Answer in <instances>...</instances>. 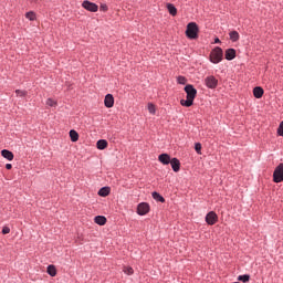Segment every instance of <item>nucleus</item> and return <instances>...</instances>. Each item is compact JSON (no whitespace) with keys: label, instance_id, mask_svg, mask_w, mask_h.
Returning <instances> with one entry per match:
<instances>
[{"label":"nucleus","instance_id":"nucleus-2","mask_svg":"<svg viewBox=\"0 0 283 283\" xmlns=\"http://www.w3.org/2000/svg\"><path fill=\"white\" fill-rule=\"evenodd\" d=\"M198 24L196 22H190L187 24V29H186V36L188 39H196L198 36Z\"/></svg>","mask_w":283,"mask_h":283},{"label":"nucleus","instance_id":"nucleus-16","mask_svg":"<svg viewBox=\"0 0 283 283\" xmlns=\"http://www.w3.org/2000/svg\"><path fill=\"white\" fill-rule=\"evenodd\" d=\"M167 10L171 17H176V14H178V9H176V7L171 3L167 4Z\"/></svg>","mask_w":283,"mask_h":283},{"label":"nucleus","instance_id":"nucleus-1","mask_svg":"<svg viewBox=\"0 0 283 283\" xmlns=\"http://www.w3.org/2000/svg\"><path fill=\"white\" fill-rule=\"evenodd\" d=\"M185 92L187 94V99H181L180 105H182V107H191V105H193V101L196 99L198 91L193 87V85L188 84L185 86Z\"/></svg>","mask_w":283,"mask_h":283},{"label":"nucleus","instance_id":"nucleus-17","mask_svg":"<svg viewBox=\"0 0 283 283\" xmlns=\"http://www.w3.org/2000/svg\"><path fill=\"white\" fill-rule=\"evenodd\" d=\"M96 147H97V149H101V150L107 149V140H105V139L97 140Z\"/></svg>","mask_w":283,"mask_h":283},{"label":"nucleus","instance_id":"nucleus-31","mask_svg":"<svg viewBox=\"0 0 283 283\" xmlns=\"http://www.w3.org/2000/svg\"><path fill=\"white\" fill-rule=\"evenodd\" d=\"M279 136H283V122H281L279 128H277Z\"/></svg>","mask_w":283,"mask_h":283},{"label":"nucleus","instance_id":"nucleus-7","mask_svg":"<svg viewBox=\"0 0 283 283\" xmlns=\"http://www.w3.org/2000/svg\"><path fill=\"white\" fill-rule=\"evenodd\" d=\"M137 213L138 216H147L149 213V203L142 202L137 206Z\"/></svg>","mask_w":283,"mask_h":283},{"label":"nucleus","instance_id":"nucleus-14","mask_svg":"<svg viewBox=\"0 0 283 283\" xmlns=\"http://www.w3.org/2000/svg\"><path fill=\"white\" fill-rule=\"evenodd\" d=\"M253 95L255 98H262V96H264V88L260 86L254 87Z\"/></svg>","mask_w":283,"mask_h":283},{"label":"nucleus","instance_id":"nucleus-35","mask_svg":"<svg viewBox=\"0 0 283 283\" xmlns=\"http://www.w3.org/2000/svg\"><path fill=\"white\" fill-rule=\"evenodd\" d=\"M214 43H220V39L217 38V39L214 40Z\"/></svg>","mask_w":283,"mask_h":283},{"label":"nucleus","instance_id":"nucleus-22","mask_svg":"<svg viewBox=\"0 0 283 283\" xmlns=\"http://www.w3.org/2000/svg\"><path fill=\"white\" fill-rule=\"evenodd\" d=\"M25 19H29V21H36V13L29 11L25 13Z\"/></svg>","mask_w":283,"mask_h":283},{"label":"nucleus","instance_id":"nucleus-21","mask_svg":"<svg viewBox=\"0 0 283 283\" xmlns=\"http://www.w3.org/2000/svg\"><path fill=\"white\" fill-rule=\"evenodd\" d=\"M230 40L235 43V41L240 40V33L238 31H231L230 32Z\"/></svg>","mask_w":283,"mask_h":283},{"label":"nucleus","instance_id":"nucleus-12","mask_svg":"<svg viewBox=\"0 0 283 283\" xmlns=\"http://www.w3.org/2000/svg\"><path fill=\"white\" fill-rule=\"evenodd\" d=\"M2 158H6L7 160H14V154L8 149L1 150Z\"/></svg>","mask_w":283,"mask_h":283},{"label":"nucleus","instance_id":"nucleus-15","mask_svg":"<svg viewBox=\"0 0 283 283\" xmlns=\"http://www.w3.org/2000/svg\"><path fill=\"white\" fill-rule=\"evenodd\" d=\"M226 59L227 61H233L235 59V49H228L226 51Z\"/></svg>","mask_w":283,"mask_h":283},{"label":"nucleus","instance_id":"nucleus-5","mask_svg":"<svg viewBox=\"0 0 283 283\" xmlns=\"http://www.w3.org/2000/svg\"><path fill=\"white\" fill-rule=\"evenodd\" d=\"M205 84L209 90H216L218 87V78L216 76H208L205 78Z\"/></svg>","mask_w":283,"mask_h":283},{"label":"nucleus","instance_id":"nucleus-25","mask_svg":"<svg viewBox=\"0 0 283 283\" xmlns=\"http://www.w3.org/2000/svg\"><path fill=\"white\" fill-rule=\"evenodd\" d=\"M148 112L149 114H156V105H154L153 103L148 104Z\"/></svg>","mask_w":283,"mask_h":283},{"label":"nucleus","instance_id":"nucleus-6","mask_svg":"<svg viewBox=\"0 0 283 283\" xmlns=\"http://www.w3.org/2000/svg\"><path fill=\"white\" fill-rule=\"evenodd\" d=\"M82 8L88 10V12H98V6L87 0L83 1Z\"/></svg>","mask_w":283,"mask_h":283},{"label":"nucleus","instance_id":"nucleus-10","mask_svg":"<svg viewBox=\"0 0 283 283\" xmlns=\"http://www.w3.org/2000/svg\"><path fill=\"white\" fill-rule=\"evenodd\" d=\"M158 160L161 165H169V163H171V156L168 154H161L159 155Z\"/></svg>","mask_w":283,"mask_h":283},{"label":"nucleus","instance_id":"nucleus-19","mask_svg":"<svg viewBox=\"0 0 283 283\" xmlns=\"http://www.w3.org/2000/svg\"><path fill=\"white\" fill-rule=\"evenodd\" d=\"M46 273L51 275V277H56V266L49 265L46 269Z\"/></svg>","mask_w":283,"mask_h":283},{"label":"nucleus","instance_id":"nucleus-27","mask_svg":"<svg viewBox=\"0 0 283 283\" xmlns=\"http://www.w3.org/2000/svg\"><path fill=\"white\" fill-rule=\"evenodd\" d=\"M46 105H49V107H56V101H54L52 98H48Z\"/></svg>","mask_w":283,"mask_h":283},{"label":"nucleus","instance_id":"nucleus-26","mask_svg":"<svg viewBox=\"0 0 283 283\" xmlns=\"http://www.w3.org/2000/svg\"><path fill=\"white\" fill-rule=\"evenodd\" d=\"M15 94H17V96H20L21 98H23L24 96H28V92L21 91V90H17Z\"/></svg>","mask_w":283,"mask_h":283},{"label":"nucleus","instance_id":"nucleus-34","mask_svg":"<svg viewBox=\"0 0 283 283\" xmlns=\"http://www.w3.org/2000/svg\"><path fill=\"white\" fill-rule=\"evenodd\" d=\"M6 169H12V164H7Z\"/></svg>","mask_w":283,"mask_h":283},{"label":"nucleus","instance_id":"nucleus-13","mask_svg":"<svg viewBox=\"0 0 283 283\" xmlns=\"http://www.w3.org/2000/svg\"><path fill=\"white\" fill-rule=\"evenodd\" d=\"M94 222L95 224H99V227H105V224H107V218L103 216H97L94 218Z\"/></svg>","mask_w":283,"mask_h":283},{"label":"nucleus","instance_id":"nucleus-18","mask_svg":"<svg viewBox=\"0 0 283 283\" xmlns=\"http://www.w3.org/2000/svg\"><path fill=\"white\" fill-rule=\"evenodd\" d=\"M109 191H111L109 187H103L99 189L98 196H101L102 198H107V195L109 193Z\"/></svg>","mask_w":283,"mask_h":283},{"label":"nucleus","instance_id":"nucleus-28","mask_svg":"<svg viewBox=\"0 0 283 283\" xmlns=\"http://www.w3.org/2000/svg\"><path fill=\"white\" fill-rule=\"evenodd\" d=\"M124 273H126V275H134V269L133 268H124Z\"/></svg>","mask_w":283,"mask_h":283},{"label":"nucleus","instance_id":"nucleus-29","mask_svg":"<svg viewBox=\"0 0 283 283\" xmlns=\"http://www.w3.org/2000/svg\"><path fill=\"white\" fill-rule=\"evenodd\" d=\"M179 85H185L187 83V78L185 76H179L177 78Z\"/></svg>","mask_w":283,"mask_h":283},{"label":"nucleus","instance_id":"nucleus-32","mask_svg":"<svg viewBox=\"0 0 283 283\" xmlns=\"http://www.w3.org/2000/svg\"><path fill=\"white\" fill-rule=\"evenodd\" d=\"M2 233H3V235H8V233H10V228L3 227Z\"/></svg>","mask_w":283,"mask_h":283},{"label":"nucleus","instance_id":"nucleus-9","mask_svg":"<svg viewBox=\"0 0 283 283\" xmlns=\"http://www.w3.org/2000/svg\"><path fill=\"white\" fill-rule=\"evenodd\" d=\"M104 105L105 107H114V95L107 94L104 98Z\"/></svg>","mask_w":283,"mask_h":283},{"label":"nucleus","instance_id":"nucleus-30","mask_svg":"<svg viewBox=\"0 0 283 283\" xmlns=\"http://www.w3.org/2000/svg\"><path fill=\"white\" fill-rule=\"evenodd\" d=\"M195 149H196L197 154H201L200 151H202V145L200 143H197L195 145Z\"/></svg>","mask_w":283,"mask_h":283},{"label":"nucleus","instance_id":"nucleus-24","mask_svg":"<svg viewBox=\"0 0 283 283\" xmlns=\"http://www.w3.org/2000/svg\"><path fill=\"white\" fill-rule=\"evenodd\" d=\"M249 280H251V275H249V274H244V275H239L238 276V281L239 282L247 283V282H249Z\"/></svg>","mask_w":283,"mask_h":283},{"label":"nucleus","instance_id":"nucleus-20","mask_svg":"<svg viewBox=\"0 0 283 283\" xmlns=\"http://www.w3.org/2000/svg\"><path fill=\"white\" fill-rule=\"evenodd\" d=\"M70 138L72 143H77L78 142V133L74 129L70 130Z\"/></svg>","mask_w":283,"mask_h":283},{"label":"nucleus","instance_id":"nucleus-23","mask_svg":"<svg viewBox=\"0 0 283 283\" xmlns=\"http://www.w3.org/2000/svg\"><path fill=\"white\" fill-rule=\"evenodd\" d=\"M154 200H157V202H165V197L160 196L158 192H153Z\"/></svg>","mask_w":283,"mask_h":283},{"label":"nucleus","instance_id":"nucleus-8","mask_svg":"<svg viewBox=\"0 0 283 283\" xmlns=\"http://www.w3.org/2000/svg\"><path fill=\"white\" fill-rule=\"evenodd\" d=\"M206 222L207 224L213 226L216 222H218V214L213 211H210L206 216Z\"/></svg>","mask_w":283,"mask_h":283},{"label":"nucleus","instance_id":"nucleus-3","mask_svg":"<svg viewBox=\"0 0 283 283\" xmlns=\"http://www.w3.org/2000/svg\"><path fill=\"white\" fill-rule=\"evenodd\" d=\"M223 52L222 50L217 46L210 53V61L211 63L218 64L222 61Z\"/></svg>","mask_w":283,"mask_h":283},{"label":"nucleus","instance_id":"nucleus-4","mask_svg":"<svg viewBox=\"0 0 283 283\" xmlns=\"http://www.w3.org/2000/svg\"><path fill=\"white\" fill-rule=\"evenodd\" d=\"M273 180L274 182H282L283 181V164H280L273 172Z\"/></svg>","mask_w":283,"mask_h":283},{"label":"nucleus","instance_id":"nucleus-33","mask_svg":"<svg viewBox=\"0 0 283 283\" xmlns=\"http://www.w3.org/2000/svg\"><path fill=\"white\" fill-rule=\"evenodd\" d=\"M101 10H102V12H107V7H106V4H102V6H101Z\"/></svg>","mask_w":283,"mask_h":283},{"label":"nucleus","instance_id":"nucleus-11","mask_svg":"<svg viewBox=\"0 0 283 283\" xmlns=\"http://www.w3.org/2000/svg\"><path fill=\"white\" fill-rule=\"evenodd\" d=\"M169 165H171L172 171H176V172L180 171V160H178V158L170 159Z\"/></svg>","mask_w":283,"mask_h":283}]
</instances>
